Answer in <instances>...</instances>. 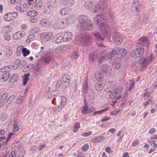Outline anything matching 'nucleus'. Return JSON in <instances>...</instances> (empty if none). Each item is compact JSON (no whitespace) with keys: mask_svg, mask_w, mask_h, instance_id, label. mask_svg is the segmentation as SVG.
Wrapping results in <instances>:
<instances>
[{"mask_svg":"<svg viewBox=\"0 0 157 157\" xmlns=\"http://www.w3.org/2000/svg\"><path fill=\"white\" fill-rule=\"evenodd\" d=\"M11 15L13 16V17L14 19L17 18L18 16V13L16 12H11Z\"/></svg>","mask_w":157,"mask_h":157,"instance_id":"obj_58","label":"nucleus"},{"mask_svg":"<svg viewBox=\"0 0 157 157\" xmlns=\"http://www.w3.org/2000/svg\"><path fill=\"white\" fill-rule=\"evenodd\" d=\"M104 139L103 136H98L93 138L91 141L94 143H99L102 142Z\"/></svg>","mask_w":157,"mask_h":157,"instance_id":"obj_26","label":"nucleus"},{"mask_svg":"<svg viewBox=\"0 0 157 157\" xmlns=\"http://www.w3.org/2000/svg\"><path fill=\"white\" fill-rule=\"evenodd\" d=\"M81 29L86 30H91L94 28L93 24L90 21L86 22Z\"/></svg>","mask_w":157,"mask_h":157,"instance_id":"obj_16","label":"nucleus"},{"mask_svg":"<svg viewBox=\"0 0 157 157\" xmlns=\"http://www.w3.org/2000/svg\"><path fill=\"white\" fill-rule=\"evenodd\" d=\"M92 39L88 35H85L82 39V42L84 46H89L91 44Z\"/></svg>","mask_w":157,"mask_h":157,"instance_id":"obj_7","label":"nucleus"},{"mask_svg":"<svg viewBox=\"0 0 157 157\" xmlns=\"http://www.w3.org/2000/svg\"><path fill=\"white\" fill-rule=\"evenodd\" d=\"M104 18L102 15H98L96 17L94 18L95 24L98 25L99 24L100 22L102 21Z\"/></svg>","mask_w":157,"mask_h":157,"instance_id":"obj_30","label":"nucleus"},{"mask_svg":"<svg viewBox=\"0 0 157 157\" xmlns=\"http://www.w3.org/2000/svg\"><path fill=\"white\" fill-rule=\"evenodd\" d=\"M8 97V94L7 93H5L3 94L2 96V98H1L3 99V100H5L6 101V100L7 98Z\"/></svg>","mask_w":157,"mask_h":157,"instance_id":"obj_62","label":"nucleus"},{"mask_svg":"<svg viewBox=\"0 0 157 157\" xmlns=\"http://www.w3.org/2000/svg\"><path fill=\"white\" fill-rule=\"evenodd\" d=\"M101 70L103 72L107 74H110L112 72V69L109 65L104 64L101 67Z\"/></svg>","mask_w":157,"mask_h":157,"instance_id":"obj_14","label":"nucleus"},{"mask_svg":"<svg viewBox=\"0 0 157 157\" xmlns=\"http://www.w3.org/2000/svg\"><path fill=\"white\" fill-rule=\"evenodd\" d=\"M99 26L103 28L101 32V34L97 32L94 33V35L95 37L96 41L99 42V43H101L105 39L110 37L111 32L108 27L105 26L104 24L102 22L99 24Z\"/></svg>","mask_w":157,"mask_h":157,"instance_id":"obj_1","label":"nucleus"},{"mask_svg":"<svg viewBox=\"0 0 157 157\" xmlns=\"http://www.w3.org/2000/svg\"><path fill=\"white\" fill-rule=\"evenodd\" d=\"M22 53L24 56H26L29 54L30 51L29 50L27 49L26 48H23L22 50Z\"/></svg>","mask_w":157,"mask_h":157,"instance_id":"obj_40","label":"nucleus"},{"mask_svg":"<svg viewBox=\"0 0 157 157\" xmlns=\"http://www.w3.org/2000/svg\"><path fill=\"white\" fill-rule=\"evenodd\" d=\"M63 37L64 41H67L72 39L73 35L71 33L66 32L64 33Z\"/></svg>","mask_w":157,"mask_h":157,"instance_id":"obj_22","label":"nucleus"},{"mask_svg":"<svg viewBox=\"0 0 157 157\" xmlns=\"http://www.w3.org/2000/svg\"><path fill=\"white\" fill-rule=\"evenodd\" d=\"M117 47H116L113 48V49L110 52L109 54L107 55V57L108 59H112V58L116 55L117 57Z\"/></svg>","mask_w":157,"mask_h":157,"instance_id":"obj_20","label":"nucleus"},{"mask_svg":"<svg viewBox=\"0 0 157 157\" xmlns=\"http://www.w3.org/2000/svg\"><path fill=\"white\" fill-rule=\"evenodd\" d=\"M52 33L51 32L44 33L40 34L41 40L43 41L50 40L52 38Z\"/></svg>","mask_w":157,"mask_h":157,"instance_id":"obj_5","label":"nucleus"},{"mask_svg":"<svg viewBox=\"0 0 157 157\" xmlns=\"http://www.w3.org/2000/svg\"><path fill=\"white\" fill-rule=\"evenodd\" d=\"M92 132L90 131L88 132L83 133L82 134V135L83 136L87 137L89 136L92 134Z\"/></svg>","mask_w":157,"mask_h":157,"instance_id":"obj_59","label":"nucleus"},{"mask_svg":"<svg viewBox=\"0 0 157 157\" xmlns=\"http://www.w3.org/2000/svg\"><path fill=\"white\" fill-rule=\"evenodd\" d=\"M114 42L117 45L120 44L123 41V38L121 35L117 33H114L113 36Z\"/></svg>","mask_w":157,"mask_h":157,"instance_id":"obj_6","label":"nucleus"},{"mask_svg":"<svg viewBox=\"0 0 157 157\" xmlns=\"http://www.w3.org/2000/svg\"><path fill=\"white\" fill-rule=\"evenodd\" d=\"M34 38L35 36L34 35H29L27 37L26 42L28 41L29 42H30L34 39Z\"/></svg>","mask_w":157,"mask_h":157,"instance_id":"obj_51","label":"nucleus"},{"mask_svg":"<svg viewBox=\"0 0 157 157\" xmlns=\"http://www.w3.org/2000/svg\"><path fill=\"white\" fill-rule=\"evenodd\" d=\"M13 133H10L9 135L8 136L7 138L6 139V140L5 141L3 142V143L4 145H5V144H6L8 141L10 139L11 136L13 134Z\"/></svg>","mask_w":157,"mask_h":157,"instance_id":"obj_53","label":"nucleus"},{"mask_svg":"<svg viewBox=\"0 0 157 157\" xmlns=\"http://www.w3.org/2000/svg\"><path fill=\"white\" fill-rule=\"evenodd\" d=\"M22 0H10V3L12 4L20 3Z\"/></svg>","mask_w":157,"mask_h":157,"instance_id":"obj_57","label":"nucleus"},{"mask_svg":"<svg viewBox=\"0 0 157 157\" xmlns=\"http://www.w3.org/2000/svg\"><path fill=\"white\" fill-rule=\"evenodd\" d=\"M28 7L25 4H20L16 6V9L18 11L23 13L27 10Z\"/></svg>","mask_w":157,"mask_h":157,"instance_id":"obj_18","label":"nucleus"},{"mask_svg":"<svg viewBox=\"0 0 157 157\" xmlns=\"http://www.w3.org/2000/svg\"><path fill=\"white\" fill-rule=\"evenodd\" d=\"M95 110V108L93 107L89 108L87 104H86L85 102L84 101V106L82 110V113L86 114L87 113H91L94 111Z\"/></svg>","mask_w":157,"mask_h":157,"instance_id":"obj_9","label":"nucleus"},{"mask_svg":"<svg viewBox=\"0 0 157 157\" xmlns=\"http://www.w3.org/2000/svg\"><path fill=\"white\" fill-rule=\"evenodd\" d=\"M53 6L49 3L45 4L44 6L43 9L44 10V13H46L47 14H50L52 10Z\"/></svg>","mask_w":157,"mask_h":157,"instance_id":"obj_12","label":"nucleus"},{"mask_svg":"<svg viewBox=\"0 0 157 157\" xmlns=\"http://www.w3.org/2000/svg\"><path fill=\"white\" fill-rule=\"evenodd\" d=\"M70 79V77L67 75H65L62 78V81L65 82H68Z\"/></svg>","mask_w":157,"mask_h":157,"instance_id":"obj_46","label":"nucleus"},{"mask_svg":"<svg viewBox=\"0 0 157 157\" xmlns=\"http://www.w3.org/2000/svg\"><path fill=\"white\" fill-rule=\"evenodd\" d=\"M25 33L24 31H19L13 35V38L15 40L21 39L25 36Z\"/></svg>","mask_w":157,"mask_h":157,"instance_id":"obj_21","label":"nucleus"},{"mask_svg":"<svg viewBox=\"0 0 157 157\" xmlns=\"http://www.w3.org/2000/svg\"><path fill=\"white\" fill-rule=\"evenodd\" d=\"M31 150L33 153H34L37 151V147L35 145H33L31 148Z\"/></svg>","mask_w":157,"mask_h":157,"instance_id":"obj_61","label":"nucleus"},{"mask_svg":"<svg viewBox=\"0 0 157 157\" xmlns=\"http://www.w3.org/2000/svg\"><path fill=\"white\" fill-rule=\"evenodd\" d=\"M18 75L17 74H13L10 78L11 81L13 83L17 82L18 80Z\"/></svg>","mask_w":157,"mask_h":157,"instance_id":"obj_41","label":"nucleus"},{"mask_svg":"<svg viewBox=\"0 0 157 157\" xmlns=\"http://www.w3.org/2000/svg\"><path fill=\"white\" fill-rule=\"evenodd\" d=\"M89 148V145L87 144H85L82 147V150L84 151H87Z\"/></svg>","mask_w":157,"mask_h":157,"instance_id":"obj_56","label":"nucleus"},{"mask_svg":"<svg viewBox=\"0 0 157 157\" xmlns=\"http://www.w3.org/2000/svg\"><path fill=\"white\" fill-rule=\"evenodd\" d=\"M50 21L49 19L43 18L40 21V25L44 27L49 26L50 24Z\"/></svg>","mask_w":157,"mask_h":157,"instance_id":"obj_23","label":"nucleus"},{"mask_svg":"<svg viewBox=\"0 0 157 157\" xmlns=\"http://www.w3.org/2000/svg\"><path fill=\"white\" fill-rule=\"evenodd\" d=\"M150 44V42L149 39L145 37L141 38L138 41L136 44L137 47H149Z\"/></svg>","mask_w":157,"mask_h":157,"instance_id":"obj_2","label":"nucleus"},{"mask_svg":"<svg viewBox=\"0 0 157 157\" xmlns=\"http://www.w3.org/2000/svg\"><path fill=\"white\" fill-rule=\"evenodd\" d=\"M84 92L85 93H87L88 92V84L87 82H86L84 83Z\"/></svg>","mask_w":157,"mask_h":157,"instance_id":"obj_55","label":"nucleus"},{"mask_svg":"<svg viewBox=\"0 0 157 157\" xmlns=\"http://www.w3.org/2000/svg\"><path fill=\"white\" fill-rule=\"evenodd\" d=\"M107 11V8L105 6H104L102 7V8H101L100 12H101L103 14H105Z\"/></svg>","mask_w":157,"mask_h":157,"instance_id":"obj_54","label":"nucleus"},{"mask_svg":"<svg viewBox=\"0 0 157 157\" xmlns=\"http://www.w3.org/2000/svg\"><path fill=\"white\" fill-rule=\"evenodd\" d=\"M122 65V63L121 59L119 58L115 59L112 63V67L115 70L119 69Z\"/></svg>","mask_w":157,"mask_h":157,"instance_id":"obj_11","label":"nucleus"},{"mask_svg":"<svg viewBox=\"0 0 157 157\" xmlns=\"http://www.w3.org/2000/svg\"><path fill=\"white\" fill-rule=\"evenodd\" d=\"M148 59L146 57H143L138 61L140 67L142 70H144L149 64Z\"/></svg>","mask_w":157,"mask_h":157,"instance_id":"obj_3","label":"nucleus"},{"mask_svg":"<svg viewBox=\"0 0 157 157\" xmlns=\"http://www.w3.org/2000/svg\"><path fill=\"white\" fill-rule=\"evenodd\" d=\"M96 79L98 81L102 80L103 78L102 74L100 72H97L94 74Z\"/></svg>","mask_w":157,"mask_h":157,"instance_id":"obj_32","label":"nucleus"},{"mask_svg":"<svg viewBox=\"0 0 157 157\" xmlns=\"http://www.w3.org/2000/svg\"><path fill=\"white\" fill-rule=\"evenodd\" d=\"M18 122L17 120L14 121V124H13V131L17 132L18 131L19 127L18 126Z\"/></svg>","mask_w":157,"mask_h":157,"instance_id":"obj_37","label":"nucleus"},{"mask_svg":"<svg viewBox=\"0 0 157 157\" xmlns=\"http://www.w3.org/2000/svg\"><path fill=\"white\" fill-rule=\"evenodd\" d=\"M53 40L54 42L57 43H59L64 41L63 36H60L59 34H56L53 39Z\"/></svg>","mask_w":157,"mask_h":157,"instance_id":"obj_19","label":"nucleus"},{"mask_svg":"<svg viewBox=\"0 0 157 157\" xmlns=\"http://www.w3.org/2000/svg\"><path fill=\"white\" fill-rule=\"evenodd\" d=\"M49 94H51L52 96L54 95V96H57L59 94V91L58 90H56L50 92L48 93Z\"/></svg>","mask_w":157,"mask_h":157,"instance_id":"obj_49","label":"nucleus"},{"mask_svg":"<svg viewBox=\"0 0 157 157\" xmlns=\"http://www.w3.org/2000/svg\"><path fill=\"white\" fill-rule=\"evenodd\" d=\"M14 64V66L16 67V69H17L19 67H20L21 63L20 59H16L15 61Z\"/></svg>","mask_w":157,"mask_h":157,"instance_id":"obj_47","label":"nucleus"},{"mask_svg":"<svg viewBox=\"0 0 157 157\" xmlns=\"http://www.w3.org/2000/svg\"><path fill=\"white\" fill-rule=\"evenodd\" d=\"M37 20H38L36 16L31 17L30 19L31 22L33 23L36 22Z\"/></svg>","mask_w":157,"mask_h":157,"instance_id":"obj_60","label":"nucleus"},{"mask_svg":"<svg viewBox=\"0 0 157 157\" xmlns=\"http://www.w3.org/2000/svg\"><path fill=\"white\" fill-rule=\"evenodd\" d=\"M105 151L107 153L110 154L112 153L113 152V151L111 150L110 147L109 146L106 147L105 148Z\"/></svg>","mask_w":157,"mask_h":157,"instance_id":"obj_64","label":"nucleus"},{"mask_svg":"<svg viewBox=\"0 0 157 157\" xmlns=\"http://www.w3.org/2000/svg\"><path fill=\"white\" fill-rule=\"evenodd\" d=\"M13 16L11 15V12L6 13L4 16V19L6 21H10L13 20Z\"/></svg>","mask_w":157,"mask_h":157,"instance_id":"obj_25","label":"nucleus"},{"mask_svg":"<svg viewBox=\"0 0 157 157\" xmlns=\"http://www.w3.org/2000/svg\"><path fill=\"white\" fill-rule=\"evenodd\" d=\"M137 53L138 55V58H140L143 56L144 53V49L142 47H137Z\"/></svg>","mask_w":157,"mask_h":157,"instance_id":"obj_27","label":"nucleus"},{"mask_svg":"<svg viewBox=\"0 0 157 157\" xmlns=\"http://www.w3.org/2000/svg\"><path fill=\"white\" fill-rule=\"evenodd\" d=\"M117 57L119 59L123 58L127 53V50L122 48L117 47Z\"/></svg>","mask_w":157,"mask_h":157,"instance_id":"obj_8","label":"nucleus"},{"mask_svg":"<svg viewBox=\"0 0 157 157\" xmlns=\"http://www.w3.org/2000/svg\"><path fill=\"white\" fill-rule=\"evenodd\" d=\"M88 20V18L86 16L83 15H80L78 18V25L82 23V22L87 21Z\"/></svg>","mask_w":157,"mask_h":157,"instance_id":"obj_28","label":"nucleus"},{"mask_svg":"<svg viewBox=\"0 0 157 157\" xmlns=\"http://www.w3.org/2000/svg\"><path fill=\"white\" fill-rule=\"evenodd\" d=\"M68 20V19L64 18L60 21H59V20L58 21V25H56V28L61 29L66 27L70 24Z\"/></svg>","mask_w":157,"mask_h":157,"instance_id":"obj_4","label":"nucleus"},{"mask_svg":"<svg viewBox=\"0 0 157 157\" xmlns=\"http://www.w3.org/2000/svg\"><path fill=\"white\" fill-rule=\"evenodd\" d=\"M61 101L60 106L61 107V108L60 110H59V111H61V109L63 107L64 105L66 104L67 102V100L66 98L63 96H61Z\"/></svg>","mask_w":157,"mask_h":157,"instance_id":"obj_34","label":"nucleus"},{"mask_svg":"<svg viewBox=\"0 0 157 157\" xmlns=\"http://www.w3.org/2000/svg\"><path fill=\"white\" fill-rule=\"evenodd\" d=\"M21 148H22V147L21 146ZM17 157H22L24 155V151L22 149H20L17 151Z\"/></svg>","mask_w":157,"mask_h":157,"instance_id":"obj_42","label":"nucleus"},{"mask_svg":"<svg viewBox=\"0 0 157 157\" xmlns=\"http://www.w3.org/2000/svg\"><path fill=\"white\" fill-rule=\"evenodd\" d=\"M31 31L33 33L39 34L40 33V30L39 27H35L31 29Z\"/></svg>","mask_w":157,"mask_h":157,"instance_id":"obj_43","label":"nucleus"},{"mask_svg":"<svg viewBox=\"0 0 157 157\" xmlns=\"http://www.w3.org/2000/svg\"><path fill=\"white\" fill-rule=\"evenodd\" d=\"M71 12V10L70 9L63 8L60 10L59 13L62 15H65L70 14Z\"/></svg>","mask_w":157,"mask_h":157,"instance_id":"obj_24","label":"nucleus"},{"mask_svg":"<svg viewBox=\"0 0 157 157\" xmlns=\"http://www.w3.org/2000/svg\"><path fill=\"white\" fill-rule=\"evenodd\" d=\"M6 101L3 100L2 98H0V108L2 106H3L5 104Z\"/></svg>","mask_w":157,"mask_h":157,"instance_id":"obj_63","label":"nucleus"},{"mask_svg":"<svg viewBox=\"0 0 157 157\" xmlns=\"http://www.w3.org/2000/svg\"><path fill=\"white\" fill-rule=\"evenodd\" d=\"M65 4L66 6H71L74 3V0H64Z\"/></svg>","mask_w":157,"mask_h":157,"instance_id":"obj_48","label":"nucleus"},{"mask_svg":"<svg viewBox=\"0 0 157 157\" xmlns=\"http://www.w3.org/2000/svg\"><path fill=\"white\" fill-rule=\"evenodd\" d=\"M30 74L29 73L25 74L24 75V76H23V85L24 86H25L26 83H27V81L29 80V77L30 76Z\"/></svg>","mask_w":157,"mask_h":157,"instance_id":"obj_31","label":"nucleus"},{"mask_svg":"<svg viewBox=\"0 0 157 157\" xmlns=\"http://www.w3.org/2000/svg\"><path fill=\"white\" fill-rule=\"evenodd\" d=\"M104 85L101 83H96L95 85V90L98 91H101L103 90Z\"/></svg>","mask_w":157,"mask_h":157,"instance_id":"obj_29","label":"nucleus"},{"mask_svg":"<svg viewBox=\"0 0 157 157\" xmlns=\"http://www.w3.org/2000/svg\"><path fill=\"white\" fill-rule=\"evenodd\" d=\"M11 74L8 71L4 72L0 76V80L2 82L7 81L10 77Z\"/></svg>","mask_w":157,"mask_h":157,"instance_id":"obj_15","label":"nucleus"},{"mask_svg":"<svg viewBox=\"0 0 157 157\" xmlns=\"http://www.w3.org/2000/svg\"><path fill=\"white\" fill-rule=\"evenodd\" d=\"M108 59L106 55L103 56L101 58L99 59L98 62L99 63L101 64L105 60H107Z\"/></svg>","mask_w":157,"mask_h":157,"instance_id":"obj_50","label":"nucleus"},{"mask_svg":"<svg viewBox=\"0 0 157 157\" xmlns=\"http://www.w3.org/2000/svg\"><path fill=\"white\" fill-rule=\"evenodd\" d=\"M101 7L98 3H93L90 12L93 13H99Z\"/></svg>","mask_w":157,"mask_h":157,"instance_id":"obj_17","label":"nucleus"},{"mask_svg":"<svg viewBox=\"0 0 157 157\" xmlns=\"http://www.w3.org/2000/svg\"><path fill=\"white\" fill-rule=\"evenodd\" d=\"M93 4V3L87 2L85 4L84 7L86 9L91 11V7Z\"/></svg>","mask_w":157,"mask_h":157,"instance_id":"obj_35","label":"nucleus"},{"mask_svg":"<svg viewBox=\"0 0 157 157\" xmlns=\"http://www.w3.org/2000/svg\"><path fill=\"white\" fill-rule=\"evenodd\" d=\"M123 90V87L122 86H120L116 90L113 91V93L114 94L119 95L121 94Z\"/></svg>","mask_w":157,"mask_h":157,"instance_id":"obj_36","label":"nucleus"},{"mask_svg":"<svg viewBox=\"0 0 157 157\" xmlns=\"http://www.w3.org/2000/svg\"><path fill=\"white\" fill-rule=\"evenodd\" d=\"M79 54L78 50H76L74 52V53L71 55V57L72 59H76L79 56Z\"/></svg>","mask_w":157,"mask_h":157,"instance_id":"obj_38","label":"nucleus"},{"mask_svg":"<svg viewBox=\"0 0 157 157\" xmlns=\"http://www.w3.org/2000/svg\"><path fill=\"white\" fill-rule=\"evenodd\" d=\"M15 98V96L13 95L10 96L8 99L6 101V105H10L12 103Z\"/></svg>","mask_w":157,"mask_h":157,"instance_id":"obj_39","label":"nucleus"},{"mask_svg":"<svg viewBox=\"0 0 157 157\" xmlns=\"http://www.w3.org/2000/svg\"><path fill=\"white\" fill-rule=\"evenodd\" d=\"M136 52V48L132 50L131 53V55L132 57L135 58H138V55H137Z\"/></svg>","mask_w":157,"mask_h":157,"instance_id":"obj_45","label":"nucleus"},{"mask_svg":"<svg viewBox=\"0 0 157 157\" xmlns=\"http://www.w3.org/2000/svg\"><path fill=\"white\" fill-rule=\"evenodd\" d=\"M43 61L46 64H48L49 63H51L53 65V66H56L57 64L56 63L53 59L52 57L49 56H46V57H44Z\"/></svg>","mask_w":157,"mask_h":157,"instance_id":"obj_10","label":"nucleus"},{"mask_svg":"<svg viewBox=\"0 0 157 157\" xmlns=\"http://www.w3.org/2000/svg\"><path fill=\"white\" fill-rule=\"evenodd\" d=\"M99 52L95 50L91 52L89 56V59L91 62L95 60L98 58Z\"/></svg>","mask_w":157,"mask_h":157,"instance_id":"obj_13","label":"nucleus"},{"mask_svg":"<svg viewBox=\"0 0 157 157\" xmlns=\"http://www.w3.org/2000/svg\"><path fill=\"white\" fill-rule=\"evenodd\" d=\"M27 15L31 17L36 16L38 15L37 12L34 10H32L28 12Z\"/></svg>","mask_w":157,"mask_h":157,"instance_id":"obj_33","label":"nucleus"},{"mask_svg":"<svg viewBox=\"0 0 157 157\" xmlns=\"http://www.w3.org/2000/svg\"><path fill=\"white\" fill-rule=\"evenodd\" d=\"M136 4V2L133 3L131 7V10L133 12H135L136 11L137 12L139 11L137 10L138 9H139V8L140 6H138L137 4Z\"/></svg>","mask_w":157,"mask_h":157,"instance_id":"obj_44","label":"nucleus"},{"mask_svg":"<svg viewBox=\"0 0 157 157\" xmlns=\"http://www.w3.org/2000/svg\"><path fill=\"white\" fill-rule=\"evenodd\" d=\"M135 83V80H132V81L130 82L129 87V90L130 91L132 90L133 87L134 86Z\"/></svg>","mask_w":157,"mask_h":157,"instance_id":"obj_52","label":"nucleus"}]
</instances>
